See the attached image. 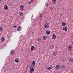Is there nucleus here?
Returning a JSON list of instances; mask_svg holds the SVG:
<instances>
[{
  "label": "nucleus",
  "mask_w": 73,
  "mask_h": 73,
  "mask_svg": "<svg viewBox=\"0 0 73 73\" xmlns=\"http://www.w3.org/2000/svg\"><path fill=\"white\" fill-rule=\"evenodd\" d=\"M62 26H63V27H65V25H66V23H65V22H62Z\"/></svg>",
  "instance_id": "nucleus-14"
},
{
  "label": "nucleus",
  "mask_w": 73,
  "mask_h": 73,
  "mask_svg": "<svg viewBox=\"0 0 73 73\" xmlns=\"http://www.w3.org/2000/svg\"><path fill=\"white\" fill-rule=\"evenodd\" d=\"M20 8L21 11H24V6L23 5H22L20 6Z\"/></svg>",
  "instance_id": "nucleus-3"
},
{
  "label": "nucleus",
  "mask_w": 73,
  "mask_h": 73,
  "mask_svg": "<svg viewBox=\"0 0 73 73\" xmlns=\"http://www.w3.org/2000/svg\"><path fill=\"white\" fill-rule=\"evenodd\" d=\"M15 61L17 63L18 62H19V61H20V60H19V59L17 58L15 59Z\"/></svg>",
  "instance_id": "nucleus-12"
},
{
  "label": "nucleus",
  "mask_w": 73,
  "mask_h": 73,
  "mask_svg": "<svg viewBox=\"0 0 73 73\" xmlns=\"http://www.w3.org/2000/svg\"><path fill=\"white\" fill-rule=\"evenodd\" d=\"M34 0H32L31 1H33Z\"/></svg>",
  "instance_id": "nucleus-36"
},
{
  "label": "nucleus",
  "mask_w": 73,
  "mask_h": 73,
  "mask_svg": "<svg viewBox=\"0 0 73 73\" xmlns=\"http://www.w3.org/2000/svg\"><path fill=\"white\" fill-rule=\"evenodd\" d=\"M34 66L32 65L30 69V73H32L34 71Z\"/></svg>",
  "instance_id": "nucleus-1"
},
{
  "label": "nucleus",
  "mask_w": 73,
  "mask_h": 73,
  "mask_svg": "<svg viewBox=\"0 0 73 73\" xmlns=\"http://www.w3.org/2000/svg\"><path fill=\"white\" fill-rule=\"evenodd\" d=\"M14 50H11V52L10 53L11 54H14Z\"/></svg>",
  "instance_id": "nucleus-17"
},
{
  "label": "nucleus",
  "mask_w": 73,
  "mask_h": 73,
  "mask_svg": "<svg viewBox=\"0 0 73 73\" xmlns=\"http://www.w3.org/2000/svg\"><path fill=\"white\" fill-rule=\"evenodd\" d=\"M67 27H64L63 28V31H64V32H66L67 31Z\"/></svg>",
  "instance_id": "nucleus-9"
},
{
  "label": "nucleus",
  "mask_w": 73,
  "mask_h": 73,
  "mask_svg": "<svg viewBox=\"0 0 73 73\" xmlns=\"http://www.w3.org/2000/svg\"><path fill=\"white\" fill-rule=\"evenodd\" d=\"M61 67L63 69H64V68H65V66L64 65H63L61 66Z\"/></svg>",
  "instance_id": "nucleus-26"
},
{
  "label": "nucleus",
  "mask_w": 73,
  "mask_h": 73,
  "mask_svg": "<svg viewBox=\"0 0 73 73\" xmlns=\"http://www.w3.org/2000/svg\"><path fill=\"white\" fill-rule=\"evenodd\" d=\"M52 3L54 4L56 3L57 2L56 0H52Z\"/></svg>",
  "instance_id": "nucleus-10"
},
{
  "label": "nucleus",
  "mask_w": 73,
  "mask_h": 73,
  "mask_svg": "<svg viewBox=\"0 0 73 73\" xmlns=\"http://www.w3.org/2000/svg\"><path fill=\"white\" fill-rule=\"evenodd\" d=\"M8 6L7 5H5L4 6V9L5 10H8Z\"/></svg>",
  "instance_id": "nucleus-5"
},
{
  "label": "nucleus",
  "mask_w": 73,
  "mask_h": 73,
  "mask_svg": "<svg viewBox=\"0 0 73 73\" xmlns=\"http://www.w3.org/2000/svg\"><path fill=\"white\" fill-rule=\"evenodd\" d=\"M19 14L21 16H23V13H22V12H20Z\"/></svg>",
  "instance_id": "nucleus-21"
},
{
  "label": "nucleus",
  "mask_w": 73,
  "mask_h": 73,
  "mask_svg": "<svg viewBox=\"0 0 73 73\" xmlns=\"http://www.w3.org/2000/svg\"><path fill=\"white\" fill-rule=\"evenodd\" d=\"M1 0H0V4H1Z\"/></svg>",
  "instance_id": "nucleus-33"
},
{
  "label": "nucleus",
  "mask_w": 73,
  "mask_h": 73,
  "mask_svg": "<svg viewBox=\"0 0 73 73\" xmlns=\"http://www.w3.org/2000/svg\"><path fill=\"white\" fill-rule=\"evenodd\" d=\"M32 65H33V66H34V65H35V61H33L32 62Z\"/></svg>",
  "instance_id": "nucleus-25"
},
{
  "label": "nucleus",
  "mask_w": 73,
  "mask_h": 73,
  "mask_svg": "<svg viewBox=\"0 0 73 73\" xmlns=\"http://www.w3.org/2000/svg\"><path fill=\"white\" fill-rule=\"evenodd\" d=\"M3 28L2 27H0V32H3Z\"/></svg>",
  "instance_id": "nucleus-20"
},
{
  "label": "nucleus",
  "mask_w": 73,
  "mask_h": 73,
  "mask_svg": "<svg viewBox=\"0 0 73 73\" xmlns=\"http://www.w3.org/2000/svg\"><path fill=\"white\" fill-rule=\"evenodd\" d=\"M49 27V24L48 23H46L44 25V27L46 28H48Z\"/></svg>",
  "instance_id": "nucleus-2"
},
{
  "label": "nucleus",
  "mask_w": 73,
  "mask_h": 73,
  "mask_svg": "<svg viewBox=\"0 0 73 73\" xmlns=\"http://www.w3.org/2000/svg\"><path fill=\"white\" fill-rule=\"evenodd\" d=\"M32 33L33 34V32H32Z\"/></svg>",
  "instance_id": "nucleus-35"
},
{
  "label": "nucleus",
  "mask_w": 73,
  "mask_h": 73,
  "mask_svg": "<svg viewBox=\"0 0 73 73\" xmlns=\"http://www.w3.org/2000/svg\"><path fill=\"white\" fill-rule=\"evenodd\" d=\"M52 38L53 39H55L56 38V35L55 34H54L52 36Z\"/></svg>",
  "instance_id": "nucleus-7"
},
{
  "label": "nucleus",
  "mask_w": 73,
  "mask_h": 73,
  "mask_svg": "<svg viewBox=\"0 0 73 73\" xmlns=\"http://www.w3.org/2000/svg\"><path fill=\"white\" fill-rule=\"evenodd\" d=\"M16 26H14V27L15 28H16Z\"/></svg>",
  "instance_id": "nucleus-34"
},
{
  "label": "nucleus",
  "mask_w": 73,
  "mask_h": 73,
  "mask_svg": "<svg viewBox=\"0 0 73 73\" xmlns=\"http://www.w3.org/2000/svg\"><path fill=\"white\" fill-rule=\"evenodd\" d=\"M33 2V1H31V2H29V4H31V3H32V2Z\"/></svg>",
  "instance_id": "nucleus-31"
},
{
  "label": "nucleus",
  "mask_w": 73,
  "mask_h": 73,
  "mask_svg": "<svg viewBox=\"0 0 73 73\" xmlns=\"http://www.w3.org/2000/svg\"><path fill=\"white\" fill-rule=\"evenodd\" d=\"M68 60L70 62H73V59L72 58H70L68 59Z\"/></svg>",
  "instance_id": "nucleus-18"
},
{
  "label": "nucleus",
  "mask_w": 73,
  "mask_h": 73,
  "mask_svg": "<svg viewBox=\"0 0 73 73\" xmlns=\"http://www.w3.org/2000/svg\"><path fill=\"white\" fill-rule=\"evenodd\" d=\"M68 50H69L70 51H71V50H72V46L71 45L69 46L68 47Z\"/></svg>",
  "instance_id": "nucleus-6"
},
{
  "label": "nucleus",
  "mask_w": 73,
  "mask_h": 73,
  "mask_svg": "<svg viewBox=\"0 0 73 73\" xmlns=\"http://www.w3.org/2000/svg\"><path fill=\"white\" fill-rule=\"evenodd\" d=\"M52 67H48V68H47V69L48 70H50V69H52Z\"/></svg>",
  "instance_id": "nucleus-22"
},
{
  "label": "nucleus",
  "mask_w": 73,
  "mask_h": 73,
  "mask_svg": "<svg viewBox=\"0 0 73 73\" xmlns=\"http://www.w3.org/2000/svg\"><path fill=\"white\" fill-rule=\"evenodd\" d=\"M31 51H33L34 50V49H35V48L34 46H31Z\"/></svg>",
  "instance_id": "nucleus-8"
},
{
  "label": "nucleus",
  "mask_w": 73,
  "mask_h": 73,
  "mask_svg": "<svg viewBox=\"0 0 73 73\" xmlns=\"http://www.w3.org/2000/svg\"><path fill=\"white\" fill-rule=\"evenodd\" d=\"M62 62L63 63H64L65 62V59H63L62 60Z\"/></svg>",
  "instance_id": "nucleus-28"
},
{
  "label": "nucleus",
  "mask_w": 73,
  "mask_h": 73,
  "mask_svg": "<svg viewBox=\"0 0 73 73\" xmlns=\"http://www.w3.org/2000/svg\"><path fill=\"white\" fill-rule=\"evenodd\" d=\"M60 66L59 65H57L56 66L55 69L56 70H58V69H60Z\"/></svg>",
  "instance_id": "nucleus-4"
},
{
  "label": "nucleus",
  "mask_w": 73,
  "mask_h": 73,
  "mask_svg": "<svg viewBox=\"0 0 73 73\" xmlns=\"http://www.w3.org/2000/svg\"><path fill=\"white\" fill-rule=\"evenodd\" d=\"M71 73H73V70H71Z\"/></svg>",
  "instance_id": "nucleus-30"
},
{
  "label": "nucleus",
  "mask_w": 73,
  "mask_h": 73,
  "mask_svg": "<svg viewBox=\"0 0 73 73\" xmlns=\"http://www.w3.org/2000/svg\"><path fill=\"white\" fill-rule=\"evenodd\" d=\"M42 17V14H41L40 15V17Z\"/></svg>",
  "instance_id": "nucleus-29"
},
{
  "label": "nucleus",
  "mask_w": 73,
  "mask_h": 73,
  "mask_svg": "<svg viewBox=\"0 0 73 73\" xmlns=\"http://www.w3.org/2000/svg\"><path fill=\"white\" fill-rule=\"evenodd\" d=\"M54 48V46H51V49H53Z\"/></svg>",
  "instance_id": "nucleus-24"
},
{
  "label": "nucleus",
  "mask_w": 73,
  "mask_h": 73,
  "mask_svg": "<svg viewBox=\"0 0 73 73\" xmlns=\"http://www.w3.org/2000/svg\"><path fill=\"white\" fill-rule=\"evenodd\" d=\"M57 54V51H55L53 55L54 56H56Z\"/></svg>",
  "instance_id": "nucleus-19"
},
{
  "label": "nucleus",
  "mask_w": 73,
  "mask_h": 73,
  "mask_svg": "<svg viewBox=\"0 0 73 73\" xmlns=\"http://www.w3.org/2000/svg\"><path fill=\"white\" fill-rule=\"evenodd\" d=\"M21 30V27L19 26L18 27L17 31H20Z\"/></svg>",
  "instance_id": "nucleus-11"
},
{
  "label": "nucleus",
  "mask_w": 73,
  "mask_h": 73,
  "mask_svg": "<svg viewBox=\"0 0 73 73\" xmlns=\"http://www.w3.org/2000/svg\"><path fill=\"white\" fill-rule=\"evenodd\" d=\"M46 35H49L50 34V31H47L46 32Z\"/></svg>",
  "instance_id": "nucleus-15"
},
{
  "label": "nucleus",
  "mask_w": 73,
  "mask_h": 73,
  "mask_svg": "<svg viewBox=\"0 0 73 73\" xmlns=\"http://www.w3.org/2000/svg\"><path fill=\"white\" fill-rule=\"evenodd\" d=\"M61 16H62V13H61Z\"/></svg>",
  "instance_id": "nucleus-32"
},
{
  "label": "nucleus",
  "mask_w": 73,
  "mask_h": 73,
  "mask_svg": "<svg viewBox=\"0 0 73 73\" xmlns=\"http://www.w3.org/2000/svg\"><path fill=\"white\" fill-rule=\"evenodd\" d=\"M47 38L46 36H44L43 37V39L44 40H46Z\"/></svg>",
  "instance_id": "nucleus-16"
},
{
  "label": "nucleus",
  "mask_w": 73,
  "mask_h": 73,
  "mask_svg": "<svg viewBox=\"0 0 73 73\" xmlns=\"http://www.w3.org/2000/svg\"><path fill=\"white\" fill-rule=\"evenodd\" d=\"M41 41V40L40 39V38H39L38 39V41L39 42H40Z\"/></svg>",
  "instance_id": "nucleus-23"
},
{
  "label": "nucleus",
  "mask_w": 73,
  "mask_h": 73,
  "mask_svg": "<svg viewBox=\"0 0 73 73\" xmlns=\"http://www.w3.org/2000/svg\"><path fill=\"white\" fill-rule=\"evenodd\" d=\"M48 3H46L45 4V6H46V7H48Z\"/></svg>",
  "instance_id": "nucleus-27"
},
{
  "label": "nucleus",
  "mask_w": 73,
  "mask_h": 73,
  "mask_svg": "<svg viewBox=\"0 0 73 73\" xmlns=\"http://www.w3.org/2000/svg\"><path fill=\"white\" fill-rule=\"evenodd\" d=\"M5 40V38L4 37H3L1 39V42H4Z\"/></svg>",
  "instance_id": "nucleus-13"
}]
</instances>
